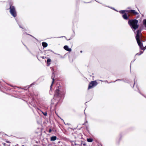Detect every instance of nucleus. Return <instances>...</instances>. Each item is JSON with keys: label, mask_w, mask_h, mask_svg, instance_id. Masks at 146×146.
<instances>
[{"label": "nucleus", "mask_w": 146, "mask_h": 146, "mask_svg": "<svg viewBox=\"0 0 146 146\" xmlns=\"http://www.w3.org/2000/svg\"><path fill=\"white\" fill-rule=\"evenodd\" d=\"M138 21L136 20H129L128 22L129 24L134 29H137L138 25H137Z\"/></svg>", "instance_id": "obj_1"}, {"label": "nucleus", "mask_w": 146, "mask_h": 146, "mask_svg": "<svg viewBox=\"0 0 146 146\" xmlns=\"http://www.w3.org/2000/svg\"><path fill=\"white\" fill-rule=\"evenodd\" d=\"M10 8L11 14L14 17H15L16 16V13L14 7L11 6H10Z\"/></svg>", "instance_id": "obj_2"}, {"label": "nucleus", "mask_w": 146, "mask_h": 146, "mask_svg": "<svg viewBox=\"0 0 146 146\" xmlns=\"http://www.w3.org/2000/svg\"><path fill=\"white\" fill-rule=\"evenodd\" d=\"M140 35V32L139 31H137V35L136 36V38L137 40V41L138 43V44L139 45H140V42L139 40V37Z\"/></svg>", "instance_id": "obj_3"}, {"label": "nucleus", "mask_w": 146, "mask_h": 146, "mask_svg": "<svg viewBox=\"0 0 146 146\" xmlns=\"http://www.w3.org/2000/svg\"><path fill=\"white\" fill-rule=\"evenodd\" d=\"M96 84L97 83L95 81L92 82L90 83V85L89 87V88H90L91 86H92Z\"/></svg>", "instance_id": "obj_4"}, {"label": "nucleus", "mask_w": 146, "mask_h": 146, "mask_svg": "<svg viewBox=\"0 0 146 146\" xmlns=\"http://www.w3.org/2000/svg\"><path fill=\"white\" fill-rule=\"evenodd\" d=\"M127 12H129L131 13H133L134 15H137V13L135 12L134 10H131L130 11H127Z\"/></svg>", "instance_id": "obj_5"}, {"label": "nucleus", "mask_w": 146, "mask_h": 146, "mask_svg": "<svg viewBox=\"0 0 146 146\" xmlns=\"http://www.w3.org/2000/svg\"><path fill=\"white\" fill-rule=\"evenodd\" d=\"M64 48L65 49L67 50H68V51H70L71 50V49L70 48H68V46H65Z\"/></svg>", "instance_id": "obj_6"}, {"label": "nucleus", "mask_w": 146, "mask_h": 146, "mask_svg": "<svg viewBox=\"0 0 146 146\" xmlns=\"http://www.w3.org/2000/svg\"><path fill=\"white\" fill-rule=\"evenodd\" d=\"M56 139V136H53L51 137V140L52 141H54Z\"/></svg>", "instance_id": "obj_7"}, {"label": "nucleus", "mask_w": 146, "mask_h": 146, "mask_svg": "<svg viewBox=\"0 0 146 146\" xmlns=\"http://www.w3.org/2000/svg\"><path fill=\"white\" fill-rule=\"evenodd\" d=\"M123 17L124 19H128V17L127 16L126 14H125L123 15Z\"/></svg>", "instance_id": "obj_8"}, {"label": "nucleus", "mask_w": 146, "mask_h": 146, "mask_svg": "<svg viewBox=\"0 0 146 146\" xmlns=\"http://www.w3.org/2000/svg\"><path fill=\"white\" fill-rule=\"evenodd\" d=\"M42 44L44 47H46L47 45V44L45 42H43Z\"/></svg>", "instance_id": "obj_9"}, {"label": "nucleus", "mask_w": 146, "mask_h": 146, "mask_svg": "<svg viewBox=\"0 0 146 146\" xmlns=\"http://www.w3.org/2000/svg\"><path fill=\"white\" fill-rule=\"evenodd\" d=\"M87 141L88 142H92L93 141V139H92L89 138V139H87Z\"/></svg>", "instance_id": "obj_10"}, {"label": "nucleus", "mask_w": 146, "mask_h": 146, "mask_svg": "<svg viewBox=\"0 0 146 146\" xmlns=\"http://www.w3.org/2000/svg\"><path fill=\"white\" fill-rule=\"evenodd\" d=\"M51 60L50 59H48L47 60V63L48 64H49V63L50 62Z\"/></svg>", "instance_id": "obj_11"}, {"label": "nucleus", "mask_w": 146, "mask_h": 146, "mask_svg": "<svg viewBox=\"0 0 146 146\" xmlns=\"http://www.w3.org/2000/svg\"><path fill=\"white\" fill-rule=\"evenodd\" d=\"M126 11H121L120 12L122 13H124Z\"/></svg>", "instance_id": "obj_12"}, {"label": "nucleus", "mask_w": 146, "mask_h": 146, "mask_svg": "<svg viewBox=\"0 0 146 146\" xmlns=\"http://www.w3.org/2000/svg\"><path fill=\"white\" fill-rule=\"evenodd\" d=\"M144 24H145V25H146V20H144Z\"/></svg>", "instance_id": "obj_13"}, {"label": "nucleus", "mask_w": 146, "mask_h": 146, "mask_svg": "<svg viewBox=\"0 0 146 146\" xmlns=\"http://www.w3.org/2000/svg\"><path fill=\"white\" fill-rule=\"evenodd\" d=\"M43 114L44 115H45V116H46L47 115V113L46 112H45L44 113H43Z\"/></svg>", "instance_id": "obj_14"}, {"label": "nucleus", "mask_w": 146, "mask_h": 146, "mask_svg": "<svg viewBox=\"0 0 146 146\" xmlns=\"http://www.w3.org/2000/svg\"><path fill=\"white\" fill-rule=\"evenodd\" d=\"M51 131V129H50L49 130V132H50Z\"/></svg>", "instance_id": "obj_15"}, {"label": "nucleus", "mask_w": 146, "mask_h": 146, "mask_svg": "<svg viewBox=\"0 0 146 146\" xmlns=\"http://www.w3.org/2000/svg\"><path fill=\"white\" fill-rule=\"evenodd\" d=\"M22 146H24V145H23Z\"/></svg>", "instance_id": "obj_16"}]
</instances>
